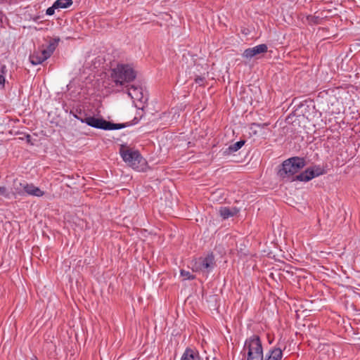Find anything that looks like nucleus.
<instances>
[{
    "mask_svg": "<svg viewBox=\"0 0 360 360\" xmlns=\"http://www.w3.org/2000/svg\"><path fill=\"white\" fill-rule=\"evenodd\" d=\"M44 52L41 51H35L30 56V63L34 65L41 64L44 61L49 58Z\"/></svg>",
    "mask_w": 360,
    "mask_h": 360,
    "instance_id": "12",
    "label": "nucleus"
},
{
    "mask_svg": "<svg viewBox=\"0 0 360 360\" xmlns=\"http://www.w3.org/2000/svg\"><path fill=\"white\" fill-rule=\"evenodd\" d=\"M58 41L59 39H55L53 41L50 42L47 48L43 49L44 52V54L46 55L49 58H50L53 51H55Z\"/></svg>",
    "mask_w": 360,
    "mask_h": 360,
    "instance_id": "15",
    "label": "nucleus"
},
{
    "mask_svg": "<svg viewBox=\"0 0 360 360\" xmlns=\"http://www.w3.org/2000/svg\"><path fill=\"white\" fill-rule=\"evenodd\" d=\"M111 77L117 85H122L134 80L136 77V72L132 65L120 63L112 70Z\"/></svg>",
    "mask_w": 360,
    "mask_h": 360,
    "instance_id": "2",
    "label": "nucleus"
},
{
    "mask_svg": "<svg viewBox=\"0 0 360 360\" xmlns=\"http://www.w3.org/2000/svg\"><path fill=\"white\" fill-rule=\"evenodd\" d=\"M73 4L72 0H56L54 2L55 6L58 8H67Z\"/></svg>",
    "mask_w": 360,
    "mask_h": 360,
    "instance_id": "16",
    "label": "nucleus"
},
{
    "mask_svg": "<svg viewBox=\"0 0 360 360\" xmlns=\"http://www.w3.org/2000/svg\"><path fill=\"white\" fill-rule=\"evenodd\" d=\"M243 353L246 360H264L263 347L258 335H252L245 340Z\"/></svg>",
    "mask_w": 360,
    "mask_h": 360,
    "instance_id": "1",
    "label": "nucleus"
},
{
    "mask_svg": "<svg viewBox=\"0 0 360 360\" xmlns=\"http://www.w3.org/2000/svg\"><path fill=\"white\" fill-rule=\"evenodd\" d=\"M204 77H198L195 79V82L199 85H202L204 82Z\"/></svg>",
    "mask_w": 360,
    "mask_h": 360,
    "instance_id": "22",
    "label": "nucleus"
},
{
    "mask_svg": "<svg viewBox=\"0 0 360 360\" xmlns=\"http://www.w3.org/2000/svg\"><path fill=\"white\" fill-rule=\"evenodd\" d=\"M268 47L265 44L257 45L252 48L245 49L242 56L247 59H251L254 56L267 51Z\"/></svg>",
    "mask_w": 360,
    "mask_h": 360,
    "instance_id": "9",
    "label": "nucleus"
},
{
    "mask_svg": "<svg viewBox=\"0 0 360 360\" xmlns=\"http://www.w3.org/2000/svg\"><path fill=\"white\" fill-rule=\"evenodd\" d=\"M170 113H174V115L177 114V117H179V114L178 110H177V109H176V108H172V109L171 110Z\"/></svg>",
    "mask_w": 360,
    "mask_h": 360,
    "instance_id": "23",
    "label": "nucleus"
},
{
    "mask_svg": "<svg viewBox=\"0 0 360 360\" xmlns=\"http://www.w3.org/2000/svg\"><path fill=\"white\" fill-rule=\"evenodd\" d=\"M30 360H37L36 357L33 356Z\"/></svg>",
    "mask_w": 360,
    "mask_h": 360,
    "instance_id": "25",
    "label": "nucleus"
},
{
    "mask_svg": "<svg viewBox=\"0 0 360 360\" xmlns=\"http://www.w3.org/2000/svg\"><path fill=\"white\" fill-rule=\"evenodd\" d=\"M106 130H117L121 129L125 127L124 124H114L107 121Z\"/></svg>",
    "mask_w": 360,
    "mask_h": 360,
    "instance_id": "18",
    "label": "nucleus"
},
{
    "mask_svg": "<svg viewBox=\"0 0 360 360\" xmlns=\"http://www.w3.org/2000/svg\"><path fill=\"white\" fill-rule=\"evenodd\" d=\"M239 211L236 207H221L219 210L220 216L224 219L236 215Z\"/></svg>",
    "mask_w": 360,
    "mask_h": 360,
    "instance_id": "13",
    "label": "nucleus"
},
{
    "mask_svg": "<svg viewBox=\"0 0 360 360\" xmlns=\"http://www.w3.org/2000/svg\"><path fill=\"white\" fill-rule=\"evenodd\" d=\"M283 350L279 347H274L269 349L264 354V360H282Z\"/></svg>",
    "mask_w": 360,
    "mask_h": 360,
    "instance_id": "11",
    "label": "nucleus"
},
{
    "mask_svg": "<svg viewBox=\"0 0 360 360\" xmlns=\"http://www.w3.org/2000/svg\"><path fill=\"white\" fill-rule=\"evenodd\" d=\"M191 265L193 271L207 276L216 266L214 256L212 253H209L205 257L194 259Z\"/></svg>",
    "mask_w": 360,
    "mask_h": 360,
    "instance_id": "5",
    "label": "nucleus"
},
{
    "mask_svg": "<svg viewBox=\"0 0 360 360\" xmlns=\"http://www.w3.org/2000/svg\"><path fill=\"white\" fill-rule=\"evenodd\" d=\"M120 154L123 161L134 169L141 171L146 167V162L137 150L121 148Z\"/></svg>",
    "mask_w": 360,
    "mask_h": 360,
    "instance_id": "3",
    "label": "nucleus"
},
{
    "mask_svg": "<svg viewBox=\"0 0 360 360\" xmlns=\"http://www.w3.org/2000/svg\"><path fill=\"white\" fill-rule=\"evenodd\" d=\"M245 144L244 141H239L236 142L233 144H231L227 148V151L229 153H233L236 151H238L239 149H240Z\"/></svg>",
    "mask_w": 360,
    "mask_h": 360,
    "instance_id": "17",
    "label": "nucleus"
},
{
    "mask_svg": "<svg viewBox=\"0 0 360 360\" xmlns=\"http://www.w3.org/2000/svg\"><path fill=\"white\" fill-rule=\"evenodd\" d=\"M5 82V77L3 75H0V85H4Z\"/></svg>",
    "mask_w": 360,
    "mask_h": 360,
    "instance_id": "24",
    "label": "nucleus"
},
{
    "mask_svg": "<svg viewBox=\"0 0 360 360\" xmlns=\"http://www.w3.org/2000/svg\"><path fill=\"white\" fill-rule=\"evenodd\" d=\"M304 166L305 160L304 158L292 157L283 162L282 168L278 170V174L283 179L289 178L297 173Z\"/></svg>",
    "mask_w": 360,
    "mask_h": 360,
    "instance_id": "4",
    "label": "nucleus"
},
{
    "mask_svg": "<svg viewBox=\"0 0 360 360\" xmlns=\"http://www.w3.org/2000/svg\"><path fill=\"white\" fill-rule=\"evenodd\" d=\"M181 360H201L197 350L188 348L184 352Z\"/></svg>",
    "mask_w": 360,
    "mask_h": 360,
    "instance_id": "14",
    "label": "nucleus"
},
{
    "mask_svg": "<svg viewBox=\"0 0 360 360\" xmlns=\"http://www.w3.org/2000/svg\"><path fill=\"white\" fill-rule=\"evenodd\" d=\"M127 95L131 98L134 103H145L147 100V95H145L143 89L140 86L131 85L127 88Z\"/></svg>",
    "mask_w": 360,
    "mask_h": 360,
    "instance_id": "8",
    "label": "nucleus"
},
{
    "mask_svg": "<svg viewBox=\"0 0 360 360\" xmlns=\"http://www.w3.org/2000/svg\"><path fill=\"white\" fill-rule=\"evenodd\" d=\"M325 173L323 167L314 165L305 169L303 172L296 175L294 180L307 182L315 177L319 176Z\"/></svg>",
    "mask_w": 360,
    "mask_h": 360,
    "instance_id": "7",
    "label": "nucleus"
},
{
    "mask_svg": "<svg viewBox=\"0 0 360 360\" xmlns=\"http://www.w3.org/2000/svg\"><path fill=\"white\" fill-rule=\"evenodd\" d=\"M0 195L4 196L6 198H8L9 195V193L4 186H0Z\"/></svg>",
    "mask_w": 360,
    "mask_h": 360,
    "instance_id": "21",
    "label": "nucleus"
},
{
    "mask_svg": "<svg viewBox=\"0 0 360 360\" xmlns=\"http://www.w3.org/2000/svg\"><path fill=\"white\" fill-rule=\"evenodd\" d=\"M56 9H58L56 8V6H55V4L54 3L53 4V5L51 6V7H49L46 11V14L47 15H53L55 13V10Z\"/></svg>",
    "mask_w": 360,
    "mask_h": 360,
    "instance_id": "20",
    "label": "nucleus"
},
{
    "mask_svg": "<svg viewBox=\"0 0 360 360\" xmlns=\"http://www.w3.org/2000/svg\"><path fill=\"white\" fill-rule=\"evenodd\" d=\"M180 275L184 277L185 280H193L195 278V276L192 274L185 270H181Z\"/></svg>",
    "mask_w": 360,
    "mask_h": 360,
    "instance_id": "19",
    "label": "nucleus"
},
{
    "mask_svg": "<svg viewBox=\"0 0 360 360\" xmlns=\"http://www.w3.org/2000/svg\"><path fill=\"white\" fill-rule=\"evenodd\" d=\"M14 189L15 193L20 195H31L34 197H41L44 192L33 184H29L25 181L22 182H15Z\"/></svg>",
    "mask_w": 360,
    "mask_h": 360,
    "instance_id": "6",
    "label": "nucleus"
},
{
    "mask_svg": "<svg viewBox=\"0 0 360 360\" xmlns=\"http://www.w3.org/2000/svg\"><path fill=\"white\" fill-rule=\"evenodd\" d=\"M81 122L86 123L87 125L99 129L106 130L107 121L100 118H96L94 117H86L84 120H81Z\"/></svg>",
    "mask_w": 360,
    "mask_h": 360,
    "instance_id": "10",
    "label": "nucleus"
}]
</instances>
